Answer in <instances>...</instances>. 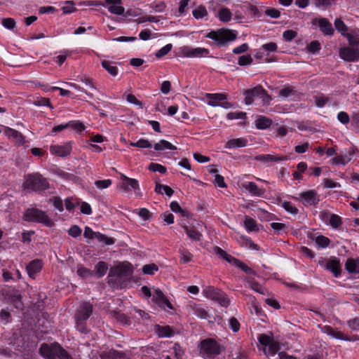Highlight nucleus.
<instances>
[{"label":"nucleus","instance_id":"38","mask_svg":"<svg viewBox=\"0 0 359 359\" xmlns=\"http://www.w3.org/2000/svg\"><path fill=\"white\" fill-rule=\"evenodd\" d=\"M327 269L332 271L335 277H338L341 273V269L339 262L336 260H332L327 264Z\"/></svg>","mask_w":359,"mask_h":359},{"label":"nucleus","instance_id":"47","mask_svg":"<svg viewBox=\"0 0 359 359\" xmlns=\"http://www.w3.org/2000/svg\"><path fill=\"white\" fill-rule=\"evenodd\" d=\"M334 27L339 32H340L343 36H345L346 34L348 27L341 19L337 18L334 20Z\"/></svg>","mask_w":359,"mask_h":359},{"label":"nucleus","instance_id":"61","mask_svg":"<svg viewBox=\"0 0 359 359\" xmlns=\"http://www.w3.org/2000/svg\"><path fill=\"white\" fill-rule=\"evenodd\" d=\"M252 62V57L249 54L241 55L238 60V64L241 66L250 65Z\"/></svg>","mask_w":359,"mask_h":359},{"label":"nucleus","instance_id":"36","mask_svg":"<svg viewBox=\"0 0 359 359\" xmlns=\"http://www.w3.org/2000/svg\"><path fill=\"white\" fill-rule=\"evenodd\" d=\"M6 134L9 137L16 140H17L16 143L18 145H21L22 144V136L21 133H19L18 131H17L14 129L10 128H7L6 129Z\"/></svg>","mask_w":359,"mask_h":359},{"label":"nucleus","instance_id":"63","mask_svg":"<svg viewBox=\"0 0 359 359\" xmlns=\"http://www.w3.org/2000/svg\"><path fill=\"white\" fill-rule=\"evenodd\" d=\"M50 201L53 203V206L60 212L64 210L62 200L59 197H53L50 198Z\"/></svg>","mask_w":359,"mask_h":359},{"label":"nucleus","instance_id":"45","mask_svg":"<svg viewBox=\"0 0 359 359\" xmlns=\"http://www.w3.org/2000/svg\"><path fill=\"white\" fill-rule=\"evenodd\" d=\"M295 90L293 87L287 86L280 90L279 95L284 98L290 97L295 95Z\"/></svg>","mask_w":359,"mask_h":359},{"label":"nucleus","instance_id":"34","mask_svg":"<svg viewBox=\"0 0 359 359\" xmlns=\"http://www.w3.org/2000/svg\"><path fill=\"white\" fill-rule=\"evenodd\" d=\"M351 161V158L347 155L337 156L331 160V163L334 165H345Z\"/></svg>","mask_w":359,"mask_h":359},{"label":"nucleus","instance_id":"50","mask_svg":"<svg viewBox=\"0 0 359 359\" xmlns=\"http://www.w3.org/2000/svg\"><path fill=\"white\" fill-rule=\"evenodd\" d=\"M344 36L346 37L350 45L357 46L359 44V36L356 32H353L351 33L347 32Z\"/></svg>","mask_w":359,"mask_h":359},{"label":"nucleus","instance_id":"23","mask_svg":"<svg viewBox=\"0 0 359 359\" xmlns=\"http://www.w3.org/2000/svg\"><path fill=\"white\" fill-rule=\"evenodd\" d=\"M318 25L320 31L325 35H332L334 29L332 24L325 18H320L318 20Z\"/></svg>","mask_w":359,"mask_h":359},{"label":"nucleus","instance_id":"40","mask_svg":"<svg viewBox=\"0 0 359 359\" xmlns=\"http://www.w3.org/2000/svg\"><path fill=\"white\" fill-rule=\"evenodd\" d=\"M179 252L181 264H187L192 261L193 255L188 250H182Z\"/></svg>","mask_w":359,"mask_h":359},{"label":"nucleus","instance_id":"64","mask_svg":"<svg viewBox=\"0 0 359 359\" xmlns=\"http://www.w3.org/2000/svg\"><path fill=\"white\" fill-rule=\"evenodd\" d=\"M62 12L65 14L72 13L75 10L74 4L72 1H67L65 5L62 7Z\"/></svg>","mask_w":359,"mask_h":359},{"label":"nucleus","instance_id":"24","mask_svg":"<svg viewBox=\"0 0 359 359\" xmlns=\"http://www.w3.org/2000/svg\"><path fill=\"white\" fill-rule=\"evenodd\" d=\"M248 144V140L245 138L231 139L226 142L225 147L227 149H236L245 147Z\"/></svg>","mask_w":359,"mask_h":359},{"label":"nucleus","instance_id":"13","mask_svg":"<svg viewBox=\"0 0 359 359\" xmlns=\"http://www.w3.org/2000/svg\"><path fill=\"white\" fill-rule=\"evenodd\" d=\"M43 267V262L36 259L29 262L26 266V271L29 278L36 279Z\"/></svg>","mask_w":359,"mask_h":359},{"label":"nucleus","instance_id":"60","mask_svg":"<svg viewBox=\"0 0 359 359\" xmlns=\"http://www.w3.org/2000/svg\"><path fill=\"white\" fill-rule=\"evenodd\" d=\"M310 147V144L308 142H302L294 147V151L297 154H304L309 149Z\"/></svg>","mask_w":359,"mask_h":359},{"label":"nucleus","instance_id":"18","mask_svg":"<svg viewBox=\"0 0 359 359\" xmlns=\"http://www.w3.org/2000/svg\"><path fill=\"white\" fill-rule=\"evenodd\" d=\"M264 93V88L260 86H257L252 88L245 90V92L243 93V95L245 96L244 101H245V104H247V105L251 104L253 102L254 98L255 97H259V95H262Z\"/></svg>","mask_w":359,"mask_h":359},{"label":"nucleus","instance_id":"12","mask_svg":"<svg viewBox=\"0 0 359 359\" xmlns=\"http://www.w3.org/2000/svg\"><path fill=\"white\" fill-rule=\"evenodd\" d=\"M120 179L121 182L120 183V188H121L125 192H128L133 189L136 194L140 191L139 182L133 178H130L124 174H120Z\"/></svg>","mask_w":359,"mask_h":359},{"label":"nucleus","instance_id":"9","mask_svg":"<svg viewBox=\"0 0 359 359\" xmlns=\"http://www.w3.org/2000/svg\"><path fill=\"white\" fill-rule=\"evenodd\" d=\"M294 200L300 201L305 206L316 205L320 201V196L315 190H308L292 196Z\"/></svg>","mask_w":359,"mask_h":359},{"label":"nucleus","instance_id":"4","mask_svg":"<svg viewBox=\"0 0 359 359\" xmlns=\"http://www.w3.org/2000/svg\"><path fill=\"white\" fill-rule=\"evenodd\" d=\"M259 349L267 356H273L280 350V344L273 340L272 334H260L257 337Z\"/></svg>","mask_w":359,"mask_h":359},{"label":"nucleus","instance_id":"57","mask_svg":"<svg viewBox=\"0 0 359 359\" xmlns=\"http://www.w3.org/2000/svg\"><path fill=\"white\" fill-rule=\"evenodd\" d=\"M226 118L229 120H236V119H245L246 118V113L243 111H233V112H229Z\"/></svg>","mask_w":359,"mask_h":359},{"label":"nucleus","instance_id":"11","mask_svg":"<svg viewBox=\"0 0 359 359\" xmlns=\"http://www.w3.org/2000/svg\"><path fill=\"white\" fill-rule=\"evenodd\" d=\"M72 144L71 142H67L64 144H50L49 151L51 155L64 158L69 156L72 152Z\"/></svg>","mask_w":359,"mask_h":359},{"label":"nucleus","instance_id":"43","mask_svg":"<svg viewBox=\"0 0 359 359\" xmlns=\"http://www.w3.org/2000/svg\"><path fill=\"white\" fill-rule=\"evenodd\" d=\"M342 224V220L341 217L336 214L332 215L331 217H330V222L327 225H330L333 229H338L339 228Z\"/></svg>","mask_w":359,"mask_h":359},{"label":"nucleus","instance_id":"58","mask_svg":"<svg viewBox=\"0 0 359 359\" xmlns=\"http://www.w3.org/2000/svg\"><path fill=\"white\" fill-rule=\"evenodd\" d=\"M112 184V181L109 179L102 180H97L95 182V186L98 189H104L109 187Z\"/></svg>","mask_w":359,"mask_h":359},{"label":"nucleus","instance_id":"3","mask_svg":"<svg viewBox=\"0 0 359 359\" xmlns=\"http://www.w3.org/2000/svg\"><path fill=\"white\" fill-rule=\"evenodd\" d=\"M222 350V346L212 339H204L200 344V354L205 359H214Z\"/></svg>","mask_w":359,"mask_h":359},{"label":"nucleus","instance_id":"28","mask_svg":"<svg viewBox=\"0 0 359 359\" xmlns=\"http://www.w3.org/2000/svg\"><path fill=\"white\" fill-rule=\"evenodd\" d=\"M238 241L240 243V244L242 246H244L245 248H250L252 250H258L259 249L258 245L257 244H255L252 241V240L247 236L240 235L239 237L238 238Z\"/></svg>","mask_w":359,"mask_h":359},{"label":"nucleus","instance_id":"17","mask_svg":"<svg viewBox=\"0 0 359 359\" xmlns=\"http://www.w3.org/2000/svg\"><path fill=\"white\" fill-rule=\"evenodd\" d=\"M105 8L112 14L122 15L125 12V8L122 6V0H104Z\"/></svg>","mask_w":359,"mask_h":359},{"label":"nucleus","instance_id":"41","mask_svg":"<svg viewBox=\"0 0 359 359\" xmlns=\"http://www.w3.org/2000/svg\"><path fill=\"white\" fill-rule=\"evenodd\" d=\"M155 191L158 194H165L168 196H171L173 194V190L170 187L161 184L156 185Z\"/></svg>","mask_w":359,"mask_h":359},{"label":"nucleus","instance_id":"26","mask_svg":"<svg viewBox=\"0 0 359 359\" xmlns=\"http://www.w3.org/2000/svg\"><path fill=\"white\" fill-rule=\"evenodd\" d=\"M345 268L351 273L359 274V259H348Z\"/></svg>","mask_w":359,"mask_h":359},{"label":"nucleus","instance_id":"49","mask_svg":"<svg viewBox=\"0 0 359 359\" xmlns=\"http://www.w3.org/2000/svg\"><path fill=\"white\" fill-rule=\"evenodd\" d=\"M76 273L82 278H88L93 276V272L82 265L77 266Z\"/></svg>","mask_w":359,"mask_h":359},{"label":"nucleus","instance_id":"10","mask_svg":"<svg viewBox=\"0 0 359 359\" xmlns=\"http://www.w3.org/2000/svg\"><path fill=\"white\" fill-rule=\"evenodd\" d=\"M133 273L131 264H119L111 268L109 271V277H116V280H125L129 278Z\"/></svg>","mask_w":359,"mask_h":359},{"label":"nucleus","instance_id":"59","mask_svg":"<svg viewBox=\"0 0 359 359\" xmlns=\"http://www.w3.org/2000/svg\"><path fill=\"white\" fill-rule=\"evenodd\" d=\"M155 34L151 32V31L149 29H143L139 34V38L143 41L149 40L151 38H155Z\"/></svg>","mask_w":359,"mask_h":359},{"label":"nucleus","instance_id":"44","mask_svg":"<svg viewBox=\"0 0 359 359\" xmlns=\"http://www.w3.org/2000/svg\"><path fill=\"white\" fill-rule=\"evenodd\" d=\"M192 47L183 46L177 49V54L182 57H191Z\"/></svg>","mask_w":359,"mask_h":359},{"label":"nucleus","instance_id":"33","mask_svg":"<svg viewBox=\"0 0 359 359\" xmlns=\"http://www.w3.org/2000/svg\"><path fill=\"white\" fill-rule=\"evenodd\" d=\"M210 54L208 48L202 47L192 48L191 57H205Z\"/></svg>","mask_w":359,"mask_h":359},{"label":"nucleus","instance_id":"16","mask_svg":"<svg viewBox=\"0 0 359 359\" xmlns=\"http://www.w3.org/2000/svg\"><path fill=\"white\" fill-rule=\"evenodd\" d=\"M152 300L163 309H172L171 304L159 289H154L151 294Z\"/></svg>","mask_w":359,"mask_h":359},{"label":"nucleus","instance_id":"20","mask_svg":"<svg viewBox=\"0 0 359 359\" xmlns=\"http://www.w3.org/2000/svg\"><path fill=\"white\" fill-rule=\"evenodd\" d=\"M243 225L245 231L248 233L257 232L259 230L260 225L253 218L245 216L243 222Z\"/></svg>","mask_w":359,"mask_h":359},{"label":"nucleus","instance_id":"35","mask_svg":"<svg viewBox=\"0 0 359 359\" xmlns=\"http://www.w3.org/2000/svg\"><path fill=\"white\" fill-rule=\"evenodd\" d=\"M193 16L196 20H201L208 15V11L204 6L200 5L192 11Z\"/></svg>","mask_w":359,"mask_h":359},{"label":"nucleus","instance_id":"48","mask_svg":"<svg viewBox=\"0 0 359 359\" xmlns=\"http://www.w3.org/2000/svg\"><path fill=\"white\" fill-rule=\"evenodd\" d=\"M132 147H139L142 149H149L152 147L151 143L145 139H140L135 142H130Z\"/></svg>","mask_w":359,"mask_h":359},{"label":"nucleus","instance_id":"62","mask_svg":"<svg viewBox=\"0 0 359 359\" xmlns=\"http://www.w3.org/2000/svg\"><path fill=\"white\" fill-rule=\"evenodd\" d=\"M136 212L144 221H147L151 217V212L147 208H142L138 210H135Z\"/></svg>","mask_w":359,"mask_h":359},{"label":"nucleus","instance_id":"2","mask_svg":"<svg viewBox=\"0 0 359 359\" xmlns=\"http://www.w3.org/2000/svg\"><path fill=\"white\" fill-rule=\"evenodd\" d=\"M24 188L41 193L49 188V183L39 173L30 174L25 177Z\"/></svg>","mask_w":359,"mask_h":359},{"label":"nucleus","instance_id":"8","mask_svg":"<svg viewBox=\"0 0 359 359\" xmlns=\"http://www.w3.org/2000/svg\"><path fill=\"white\" fill-rule=\"evenodd\" d=\"M226 98L227 96L224 93H206L205 95V102L209 106L229 109L232 105L226 100Z\"/></svg>","mask_w":359,"mask_h":359},{"label":"nucleus","instance_id":"37","mask_svg":"<svg viewBox=\"0 0 359 359\" xmlns=\"http://www.w3.org/2000/svg\"><path fill=\"white\" fill-rule=\"evenodd\" d=\"M270 226L271 229H273V231L279 235L286 233L288 228V225L287 224L280 222H272L270 224Z\"/></svg>","mask_w":359,"mask_h":359},{"label":"nucleus","instance_id":"21","mask_svg":"<svg viewBox=\"0 0 359 359\" xmlns=\"http://www.w3.org/2000/svg\"><path fill=\"white\" fill-rule=\"evenodd\" d=\"M257 159L264 163H268L269 162H278V161H285L289 159L287 156H273L271 154H263L260 155L257 157Z\"/></svg>","mask_w":359,"mask_h":359},{"label":"nucleus","instance_id":"5","mask_svg":"<svg viewBox=\"0 0 359 359\" xmlns=\"http://www.w3.org/2000/svg\"><path fill=\"white\" fill-rule=\"evenodd\" d=\"M206 38L215 41L219 46H224L237 38V33L234 30L229 29H220L212 31L206 34Z\"/></svg>","mask_w":359,"mask_h":359},{"label":"nucleus","instance_id":"52","mask_svg":"<svg viewBox=\"0 0 359 359\" xmlns=\"http://www.w3.org/2000/svg\"><path fill=\"white\" fill-rule=\"evenodd\" d=\"M158 270V267L155 264H146L142 267V272L147 275H154Z\"/></svg>","mask_w":359,"mask_h":359},{"label":"nucleus","instance_id":"55","mask_svg":"<svg viewBox=\"0 0 359 359\" xmlns=\"http://www.w3.org/2000/svg\"><path fill=\"white\" fill-rule=\"evenodd\" d=\"M172 48L171 43H168L161 48H160L156 53L155 55L157 58H161L166 55Z\"/></svg>","mask_w":359,"mask_h":359},{"label":"nucleus","instance_id":"14","mask_svg":"<svg viewBox=\"0 0 359 359\" xmlns=\"http://www.w3.org/2000/svg\"><path fill=\"white\" fill-rule=\"evenodd\" d=\"M339 56L344 60L356 62L359 60V50L350 47L341 48L339 50Z\"/></svg>","mask_w":359,"mask_h":359},{"label":"nucleus","instance_id":"27","mask_svg":"<svg viewBox=\"0 0 359 359\" xmlns=\"http://www.w3.org/2000/svg\"><path fill=\"white\" fill-rule=\"evenodd\" d=\"M153 148L155 151H161L166 149L168 150H175L177 147L173 145L172 143L166 141L165 140H161L158 142L154 144Z\"/></svg>","mask_w":359,"mask_h":359},{"label":"nucleus","instance_id":"54","mask_svg":"<svg viewBox=\"0 0 359 359\" xmlns=\"http://www.w3.org/2000/svg\"><path fill=\"white\" fill-rule=\"evenodd\" d=\"M95 238L99 241L104 243L106 245H113L114 243V240L112 238L107 237L104 234H102L100 232H97Z\"/></svg>","mask_w":359,"mask_h":359},{"label":"nucleus","instance_id":"31","mask_svg":"<svg viewBox=\"0 0 359 359\" xmlns=\"http://www.w3.org/2000/svg\"><path fill=\"white\" fill-rule=\"evenodd\" d=\"M156 333L160 337H170L173 335L174 332L169 326H156Z\"/></svg>","mask_w":359,"mask_h":359},{"label":"nucleus","instance_id":"29","mask_svg":"<svg viewBox=\"0 0 359 359\" xmlns=\"http://www.w3.org/2000/svg\"><path fill=\"white\" fill-rule=\"evenodd\" d=\"M107 264L104 262L100 261L95 265L93 274L97 278H102L107 273Z\"/></svg>","mask_w":359,"mask_h":359},{"label":"nucleus","instance_id":"6","mask_svg":"<svg viewBox=\"0 0 359 359\" xmlns=\"http://www.w3.org/2000/svg\"><path fill=\"white\" fill-rule=\"evenodd\" d=\"M202 293L204 297L218 302L223 307H227L230 304V301L226 294L222 290L215 288L214 287H205Z\"/></svg>","mask_w":359,"mask_h":359},{"label":"nucleus","instance_id":"30","mask_svg":"<svg viewBox=\"0 0 359 359\" xmlns=\"http://www.w3.org/2000/svg\"><path fill=\"white\" fill-rule=\"evenodd\" d=\"M217 17L221 22H228L231 20L232 13L229 8L223 7L218 11Z\"/></svg>","mask_w":359,"mask_h":359},{"label":"nucleus","instance_id":"19","mask_svg":"<svg viewBox=\"0 0 359 359\" xmlns=\"http://www.w3.org/2000/svg\"><path fill=\"white\" fill-rule=\"evenodd\" d=\"M242 188L248 191L252 196H262L265 194V189L259 188L257 185L252 182H244L242 183Z\"/></svg>","mask_w":359,"mask_h":359},{"label":"nucleus","instance_id":"53","mask_svg":"<svg viewBox=\"0 0 359 359\" xmlns=\"http://www.w3.org/2000/svg\"><path fill=\"white\" fill-rule=\"evenodd\" d=\"M247 282L249 283V286L252 290L259 294H264L265 290L259 283L251 279H248Z\"/></svg>","mask_w":359,"mask_h":359},{"label":"nucleus","instance_id":"56","mask_svg":"<svg viewBox=\"0 0 359 359\" xmlns=\"http://www.w3.org/2000/svg\"><path fill=\"white\" fill-rule=\"evenodd\" d=\"M149 170L152 172H157L161 174L166 172V168L157 163H151L149 165Z\"/></svg>","mask_w":359,"mask_h":359},{"label":"nucleus","instance_id":"51","mask_svg":"<svg viewBox=\"0 0 359 359\" xmlns=\"http://www.w3.org/2000/svg\"><path fill=\"white\" fill-rule=\"evenodd\" d=\"M330 243V239L322 235L317 236L316 238V243L320 248H327L329 245Z\"/></svg>","mask_w":359,"mask_h":359},{"label":"nucleus","instance_id":"15","mask_svg":"<svg viewBox=\"0 0 359 359\" xmlns=\"http://www.w3.org/2000/svg\"><path fill=\"white\" fill-rule=\"evenodd\" d=\"M93 312V306L89 302H83L78 309L76 318L79 321L87 320Z\"/></svg>","mask_w":359,"mask_h":359},{"label":"nucleus","instance_id":"32","mask_svg":"<svg viewBox=\"0 0 359 359\" xmlns=\"http://www.w3.org/2000/svg\"><path fill=\"white\" fill-rule=\"evenodd\" d=\"M271 123L272 121L269 118L263 116H259L255 121L256 128L261 130L266 129L271 126Z\"/></svg>","mask_w":359,"mask_h":359},{"label":"nucleus","instance_id":"42","mask_svg":"<svg viewBox=\"0 0 359 359\" xmlns=\"http://www.w3.org/2000/svg\"><path fill=\"white\" fill-rule=\"evenodd\" d=\"M184 229L187 234V236L192 239L193 241H198L201 240L202 234L198 231L194 229H189L187 226H184Z\"/></svg>","mask_w":359,"mask_h":359},{"label":"nucleus","instance_id":"7","mask_svg":"<svg viewBox=\"0 0 359 359\" xmlns=\"http://www.w3.org/2000/svg\"><path fill=\"white\" fill-rule=\"evenodd\" d=\"M24 220L40 222L46 226H51L53 224L52 220L43 211L36 208L27 209L24 212Z\"/></svg>","mask_w":359,"mask_h":359},{"label":"nucleus","instance_id":"25","mask_svg":"<svg viewBox=\"0 0 359 359\" xmlns=\"http://www.w3.org/2000/svg\"><path fill=\"white\" fill-rule=\"evenodd\" d=\"M102 67L112 76H116L118 74V69L114 65V62L107 60H102L101 61Z\"/></svg>","mask_w":359,"mask_h":359},{"label":"nucleus","instance_id":"1","mask_svg":"<svg viewBox=\"0 0 359 359\" xmlns=\"http://www.w3.org/2000/svg\"><path fill=\"white\" fill-rule=\"evenodd\" d=\"M40 355L46 359H72L70 354L58 343L42 344L39 348Z\"/></svg>","mask_w":359,"mask_h":359},{"label":"nucleus","instance_id":"46","mask_svg":"<svg viewBox=\"0 0 359 359\" xmlns=\"http://www.w3.org/2000/svg\"><path fill=\"white\" fill-rule=\"evenodd\" d=\"M68 128H71L76 132H81L86 129L84 124L80 121H70L67 122Z\"/></svg>","mask_w":359,"mask_h":359},{"label":"nucleus","instance_id":"39","mask_svg":"<svg viewBox=\"0 0 359 359\" xmlns=\"http://www.w3.org/2000/svg\"><path fill=\"white\" fill-rule=\"evenodd\" d=\"M192 311L193 313L200 318L206 319L208 317L205 309L200 305H194L192 307Z\"/></svg>","mask_w":359,"mask_h":359},{"label":"nucleus","instance_id":"22","mask_svg":"<svg viewBox=\"0 0 359 359\" xmlns=\"http://www.w3.org/2000/svg\"><path fill=\"white\" fill-rule=\"evenodd\" d=\"M276 203L291 215H296L299 212L298 209L292 203L283 201L280 197H277Z\"/></svg>","mask_w":359,"mask_h":359}]
</instances>
